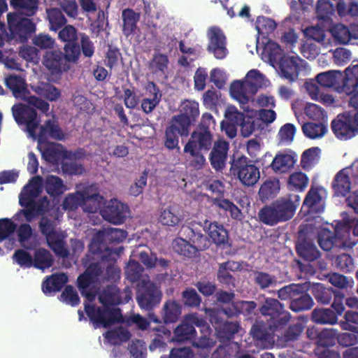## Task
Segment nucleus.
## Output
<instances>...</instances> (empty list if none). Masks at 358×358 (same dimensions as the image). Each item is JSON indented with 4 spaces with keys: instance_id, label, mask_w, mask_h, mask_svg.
Here are the masks:
<instances>
[{
    "instance_id": "nucleus-1",
    "label": "nucleus",
    "mask_w": 358,
    "mask_h": 358,
    "mask_svg": "<svg viewBox=\"0 0 358 358\" xmlns=\"http://www.w3.org/2000/svg\"><path fill=\"white\" fill-rule=\"evenodd\" d=\"M99 301L102 307L90 303H85V312L94 327L108 328L121 322L122 315L119 308L113 306L121 303L120 289L115 286H107L99 296Z\"/></svg>"
},
{
    "instance_id": "nucleus-2",
    "label": "nucleus",
    "mask_w": 358,
    "mask_h": 358,
    "mask_svg": "<svg viewBox=\"0 0 358 358\" xmlns=\"http://www.w3.org/2000/svg\"><path fill=\"white\" fill-rule=\"evenodd\" d=\"M261 222L268 226H275L291 218V196L280 197L269 205L262 208L258 213Z\"/></svg>"
},
{
    "instance_id": "nucleus-3",
    "label": "nucleus",
    "mask_w": 358,
    "mask_h": 358,
    "mask_svg": "<svg viewBox=\"0 0 358 358\" xmlns=\"http://www.w3.org/2000/svg\"><path fill=\"white\" fill-rule=\"evenodd\" d=\"M283 304L273 298H266L259 308L261 315L270 317L267 320L270 330L280 331L287 325L291 320V315L285 312Z\"/></svg>"
},
{
    "instance_id": "nucleus-4",
    "label": "nucleus",
    "mask_w": 358,
    "mask_h": 358,
    "mask_svg": "<svg viewBox=\"0 0 358 358\" xmlns=\"http://www.w3.org/2000/svg\"><path fill=\"white\" fill-rule=\"evenodd\" d=\"M9 38L20 43H25L36 31V24L30 19L15 13L7 14Z\"/></svg>"
},
{
    "instance_id": "nucleus-5",
    "label": "nucleus",
    "mask_w": 358,
    "mask_h": 358,
    "mask_svg": "<svg viewBox=\"0 0 358 358\" xmlns=\"http://www.w3.org/2000/svg\"><path fill=\"white\" fill-rule=\"evenodd\" d=\"M263 53L268 57L270 64L278 68L280 76L291 81V57L284 54L277 43L271 41L264 46Z\"/></svg>"
},
{
    "instance_id": "nucleus-6",
    "label": "nucleus",
    "mask_w": 358,
    "mask_h": 358,
    "mask_svg": "<svg viewBox=\"0 0 358 358\" xmlns=\"http://www.w3.org/2000/svg\"><path fill=\"white\" fill-rule=\"evenodd\" d=\"M230 172L236 176L246 186L254 185L260 178L259 169L248 157L242 155L234 158L231 162Z\"/></svg>"
},
{
    "instance_id": "nucleus-7",
    "label": "nucleus",
    "mask_w": 358,
    "mask_h": 358,
    "mask_svg": "<svg viewBox=\"0 0 358 358\" xmlns=\"http://www.w3.org/2000/svg\"><path fill=\"white\" fill-rule=\"evenodd\" d=\"M195 326L206 328V331H208V329L206 327V322L203 317H199L197 313L188 314L174 329L173 341L178 343L192 341L196 336Z\"/></svg>"
},
{
    "instance_id": "nucleus-8",
    "label": "nucleus",
    "mask_w": 358,
    "mask_h": 358,
    "mask_svg": "<svg viewBox=\"0 0 358 358\" xmlns=\"http://www.w3.org/2000/svg\"><path fill=\"white\" fill-rule=\"evenodd\" d=\"M162 293L159 288L151 281H142L138 285L136 301L141 309L150 311L159 305Z\"/></svg>"
},
{
    "instance_id": "nucleus-9",
    "label": "nucleus",
    "mask_w": 358,
    "mask_h": 358,
    "mask_svg": "<svg viewBox=\"0 0 358 358\" xmlns=\"http://www.w3.org/2000/svg\"><path fill=\"white\" fill-rule=\"evenodd\" d=\"M312 293L317 302L322 304L330 303L334 298L331 308L339 315L345 310V294L341 291H336L331 287H325L322 284L317 283L312 287Z\"/></svg>"
},
{
    "instance_id": "nucleus-10",
    "label": "nucleus",
    "mask_w": 358,
    "mask_h": 358,
    "mask_svg": "<svg viewBox=\"0 0 358 358\" xmlns=\"http://www.w3.org/2000/svg\"><path fill=\"white\" fill-rule=\"evenodd\" d=\"M127 236V232L123 229L108 228L103 231H99L95 236V239L99 243L97 250L101 252L104 249L107 252V255H103L101 256V259L108 262L110 259V256L112 254H118L116 250H113L109 247L104 248V243H119L122 242Z\"/></svg>"
},
{
    "instance_id": "nucleus-11",
    "label": "nucleus",
    "mask_w": 358,
    "mask_h": 358,
    "mask_svg": "<svg viewBox=\"0 0 358 358\" xmlns=\"http://www.w3.org/2000/svg\"><path fill=\"white\" fill-rule=\"evenodd\" d=\"M12 113L15 122L26 125L28 132L34 135L39 124L36 109L24 103H17L12 107Z\"/></svg>"
},
{
    "instance_id": "nucleus-12",
    "label": "nucleus",
    "mask_w": 358,
    "mask_h": 358,
    "mask_svg": "<svg viewBox=\"0 0 358 358\" xmlns=\"http://www.w3.org/2000/svg\"><path fill=\"white\" fill-rule=\"evenodd\" d=\"M331 127L335 136L341 141L349 140L358 133V128L350 115L339 114L331 122Z\"/></svg>"
},
{
    "instance_id": "nucleus-13",
    "label": "nucleus",
    "mask_w": 358,
    "mask_h": 358,
    "mask_svg": "<svg viewBox=\"0 0 358 358\" xmlns=\"http://www.w3.org/2000/svg\"><path fill=\"white\" fill-rule=\"evenodd\" d=\"M208 44L207 50L217 59H223L228 55L227 38L222 30L217 27H212L208 31Z\"/></svg>"
},
{
    "instance_id": "nucleus-14",
    "label": "nucleus",
    "mask_w": 358,
    "mask_h": 358,
    "mask_svg": "<svg viewBox=\"0 0 358 358\" xmlns=\"http://www.w3.org/2000/svg\"><path fill=\"white\" fill-rule=\"evenodd\" d=\"M203 227L200 223L191 222L188 225H183L180 229V232L192 243L196 253L206 250L210 245L209 239L202 233Z\"/></svg>"
},
{
    "instance_id": "nucleus-15",
    "label": "nucleus",
    "mask_w": 358,
    "mask_h": 358,
    "mask_svg": "<svg viewBox=\"0 0 358 358\" xmlns=\"http://www.w3.org/2000/svg\"><path fill=\"white\" fill-rule=\"evenodd\" d=\"M210 321L214 326L217 338L221 342L229 341L234 338V335L240 329L238 322L224 320L220 313H214L210 315Z\"/></svg>"
},
{
    "instance_id": "nucleus-16",
    "label": "nucleus",
    "mask_w": 358,
    "mask_h": 358,
    "mask_svg": "<svg viewBox=\"0 0 358 358\" xmlns=\"http://www.w3.org/2000/svg\"><path fill=\"white\" fill-rule=\"evenodd\" d=\"M309 228L308 224L300 226L299 241L296 244V251L299 256L303 259L313 262L320 257V252L313 243L306 239V235Z\"/></svg>"
},
{
    "instance_id": "nucleus-17",
    "label": "nucleus",
    "mask_w": 358,
    "mask_h": 358,
    "mask_svg": "<svg viewBox=\"0 0 358 358\" xmlns=\"http://www.w3.org/2000/svg\"><path fill=\"white\" fill-rule=\"evenodd\" d=\"M310 288V284L292 283V311L300 312L309 310L313 306L312 297L306 292Z\"/></svg>"
},
{
    "instance_id": "nucleus-18",
    "label": "nucleus",
    "mask_w": 358,
    "mask_h": 358,
    "mask_svg": "<svg viewBox=\"0 0 358 358\" xmlns=\"http://www.w3.org/2000/svg\"><path fill=\"white\" fill-rule=\"evenodd\" d=\"M43 64L52 75L66 72L71 68V65L60 50L47 51L43 56Z\"/></svg>"
},
{
    "instance_id": "nucleus-19",
    "label": "nucleus",
    "mask_w": 358,
    "mask_h": 358,
    "mask_svg": "<svg viewBox=\"0 0 358 358\" xmlns=\"http://www.w3.org/2000/svg\"><path fill=\"white\" fill-rule=\"evenodd\" d=\"M127 210V206L117 199H112L101 209L100 214L105 220L114 224H120L125 221Z\"/></svg>"
},
{
    "instance_id": "nucleus-20",
    "label": "nucleus",
    "mask_w": 358,
    "mask_h": 358,
    "mask_svg": "<svg viewBox=\"0 0 358 358\" xmlns=\"http://www.w3.org/2000/svg\"><path fill=\"white\" fill-rule=\"evenodd\" d=\"M199 115V103L193 101H185L182 103L180 113L172 117L171 120L182 126V129L189 130L191 124Z\"/></svg>"
},
{
    "instance_id": "nucleus-21",
    "label": "nucleus",
    "mask_w": 358,
    "mask_h": 358,
    "mask_svg": "<svg viewBox=\"0 0 358 358\" xmlns=\"http://www.w3.org/2000/svg\"><path fill=\"white\" fill-rule=\"evenodd\" d=\"M358 89V63L352 64L342 72V79L339 80L338 93L348 96Z\"/></svg>"
},
{
    "instance_id": "nucleus-22",
    "label": "nucleus",
    "mask_w": 358,
    "mask_h": 358,
    "mask_svg": "<svg viewBox=\"0 0 358 358\" xmlns=\"http://www.w3.org/2000/svg\"><path fill=\"white\" fill-rule=\"evenodd\" d=\"M229 148V143L224 139H218L214 143L209 157L213 169L221 171L225 167Z\"/></svg>"
},
{
    "instance_id": "nucleus-23",
    "label": "nucleus",
    "mask_w": 358,
    "mask_h": 358,
    "mask_svg": "<svg viewBox=\"0 0 358 358\" xmlns=\"http://www.w3.org/2000/svg\"><path fill=\"white\" fill-rule=\"evenodd\" d=\"M189 129L184 128L174 120H171L169 125L166 128L164 145L169 150L176 149L180 152L179 136H187Z\"/></svg>"
},
{
    "instance_id": "nucleus-24",
    "label": "nucleus",
    "mask_w": 358,
    "mask_h": 358,
    "mask_svg": "<svg viewBox=\"0 0 358 358\" xmlns=\"http://www.w3.org/2000/svg\"><path fill=\"white\" fill-rule=\"evenodd\" d=\"M203 229L206 231L212 241L217 245H226L229 241L228 231L223 224L217 222H209L206 220Z\"/></svg>"
},
{
    "instance_id": "nucleus-25",
    "label": "nucleus",
    "mask_w": 358,
    "mask_h": 358,
    "mask_svg": "<svg viewBox=\"0 0 358 358\" xmlns=\"http://www.w3.org/2000/svg\"><path fill=\"white\" fill-rule=\"evenodd\" d=\"M331 187L336 196L344 197L350 193L351 180L347 169H343L336 174Z\"/></svg>"
},
{
    "instance_id": "nucleus-26",
    "label": "nucleus",
    "mask_w": 358,
    "mask_h": 358,
    "mask_svg": "<svg viewBox=\"0 0 358 358\" xmlns=\"http://www.w3.org/2000/svg\"><path fill=\"white\" fill-rule=\"evenodd\" d=\"M33 195L34 193L31 191L29 193H25L20 197L19 203L20 206L25 207L24 209L21 210V212L27 222H31L43 211L42 205L38 204L31 198Z\"/></svg>"
},
{
    "instance_id": "nucleus-27",
    "label": "nucleus",
    "mask_w": 358,
    "mask_h": 358,
    "mask_svg": "<svg viewBox=\"0 0 358 358\" xmlns=\"http://www.w3.org/2000/svg\"><path fill=\"white\" fill-rule=\"evenodd\" d=\"M245 81L250 96L255 95L259 89L266 87L269 84V80L257 69L249 71Z\"/></svg>"
},
{
    "instance_id": "nucleus-28",
    "label": "nucleus",
    "mask_w": 358,
    "mask_h": 358,
    "mask_svg": "<svg viewBox=\"0 0 358 358\" xmlns=\"http://www.w3.org/2000/svg\"><path fill=\"white\" fill-rule=\"evenodd\" d=\"M66 134L61 129L58 123L52 120H48L44 124L41 126L38 133L40 140L50 137L56 141H64Z\"/></svg>"
},
{
    "instance_id": "nucleus-29",
    "label": "nucleus",
    "mask_w": 358,
    "mask_h": 358,
    "mask_svg": "<svg viewBox=\"0 0 358 358\" xmlns=\"http://www.w3.org/2000/svg\"><path fill=\"white\" fill-rule=\"evenodd\" d=\"M182 313L181 305L175 300H168L163 306L162 318L166 324L176 322Z\"/></svg>"
},
{
    "instance_id": "nucleus-30",
    "label": "nucleus",
    "mask_w": 358,
    "mask_h": 358,
    "mask_svg": "<svg viewBox=\"0 0 358 358\" xmlns=\"http://www.w3.org/2000/svg\"><path fill=\"white\" fill-rule=\"evenodd\" d=\"M122 18L123 21V34L126 37L133 35L137 29V22L140 20V14L131 8H126L122 10Z\"/></svg>"
},
{
    "instance_id": "nucleus-31",
    "label": "nucleus",
    "mask_w": 358,
    "mask_h": 358,
    "mask_svg": "<svg viewBox=\"0 0 358 358\" xmlns=\"http://www.w3.org/2000/svg\"><path fill=\"white\" fill-rule=\"evenodd\" d=\"M68 276L64 273H55L48 277L42 284L43 292L47 294L59 292L68 282Z\"/></svg>"
},
{
    "instance_id": "nucleus-32",
    "label": "nucleus",
    "mask_w": 358,
    "mask_h": 358,
    "mask_svg": "<svg viewBox=\"0 0 358 358\" xmlns=\"http://www.w3.org/2000/svg\"><path fill=\"white\" fill-rule=\"evenodd\" d=\"M341 79H342V72L338 70L322 72L316 76V81L321 87L333 88L337 92Z\"/></svg>"
},
{
    "instance_id": "nucleus-33",
    "label": "nucleus",
    "mask_w": 358,
    "mask_h": 358,
    "mask_svg": "<svg viewBox=\"0 0 358 358\" xmlns=\"http://www.w3.org/2000/svg\"><path fill=\"white\" fill-rule=\"evenodd\" d=\"M183 219V215L176 206H169L163 209L159 218L163 225L169 227L178 226Z\"/></svg>"
},
{
    "instance_id": "nucleus-34",
    "label": "nucleus",
    "mask_w": 358,
    "mask_h": 358,
    "mask_svg": "<svg viewBox=\"0 0 358 358\" xmlns=\"http://www.w3.org/2000/svg\"><path fill=\"white\" fill-rule=\"evenodd\" d=\"M280 191V182L276 178L266 180L261 185L258 195L259 200L266 202L275 198Z\"/></svg>"
},
{
    "instance_id": "nucleus-35",
    "label": "nucleus",
    "mask_w": 358,
    "mask_h": 358,
    "mask_svg": "<svg viewBox=\"0 0 358 358\" xmlns=\"http://www.w3.org/2000/svg\"><path fill=\"white\" fill-rule=\"evenodd\" d=\"M336 311L331 308H315L312 312L311 317L313 322L320 324H335L338 322Z\"/></svg>"
},
{
    "instance_id": "nucleus-36",
    "label": "nucleus",
    "mask_w": 358,
    "mask_h": 358,
    "mask_svg": "<svg viewBox=\"0 0 358 358\" xmlns=\"http://www.w3.org/2000/svg\"><path fill=\"white\" fill-rule=\"evenodd\" d=\"M199 149L204 151H208L212 146L213 135L211 131L196 129L191 135L190 139L188 141Z\"/></svg>"
},
{
    "instance_id": "nucleus-37",
    "label": "nucleus",
    "mask_w": 358,
    "mask_h": 358,
    "mask_svg": "<svg viewBox=\"0 0 358 358\" xmlns=\"http://www.w3.org/2000/svg\"><path fill=\"white\" fill-rule=\"evenodd\" d=\"M278 331H271L268 328V322H256L251 328L250 334L253 338L264 343H271L273 341L274 334Z\"/></svg>"
},
{
    "instance_id": "nucleus-38",
    "label": "nucleus",
    "mask_w": 358,
    "mask_h": 358,
    "mask_svg": "<svg viewBox=\"0 0 358 358\" xmlns=\"http://www.w3.org/2000/svg\"><path fill=\"white\" fill-rule=\"evenodd\" d=\"M95 279L85 271L80 274L77 279L78 287L87 301L92 302L95 300L96 292L90 288L91 285L95 282Z\"/></svg>"
},
{
    "instance_id": "nucleus-39",
    "label": "nucleus",
    "mask_w": 358,
    "mask_h": 358,
    "mask_svg": "<svg viewBox=\"0 0 358 358\" xmlns=\"http://www.w3.org/2000/svg\"><path fill=\"white\" fill-rule=\"evenodd\" d=\"M10 6L16 10V14L21 16H32L38 10L37 0H10Z\"/></svg>"
},
{
    "instance_id": "nucleus-40",
    "label": "nucleus",
    "mask_w": 358,
    "mask_h": 358,
    "mask_svg": "<svg viewBox=\"0 0 358 358\" xmlns=\"http://www.w3.org/2000/svg\"><path fill=\"white\" fill-rule=\"evenodd\" d=\"M83 209L85 212L94 213L102 209L103 197L99 193L90 194L87 189H85L83 190Z\"/></svg>"
},
{
    "instance_id": "nucleus-41",
    "label": "nucleus",
    "mask_w": 358,
    "mask_h": 358,
    "mask_svg": "<svg viewBox=\"0 0 358 358\" xmlns=\"http://www.w3.org/2000/svg\"><path fill=\"white\" fill-rule=\"evenodd\" d=\"M202 150L193 145L192 142H187L183 149L184 153L189 155L191 166L196 169H201L205 164L206 159L201 152Z\"/></svg>"
},
{
    "instance_id": "nucleus-42",
    "label": "nucleus",
    "mask_w": 358,
    "mask_h": 358,
    "mask_svg": "<svg viewBox=\"0 0 358 358\" xmlns=\"http://www.w3.org/2000/svg\"><path fill=\"white\" fill-rule=\"evenodd\" d=\"M291 155L278 152L273 159L269 166L275 173H285L291 168Z\"/></svg>"
},
{
    "instance_id": "nucleus-43",
    "label": "nucleus",
    "mask_w": 358,
    "mask_h": 358,
    "mask_svg": "<svg viewBox=\"0 0 358 358\" xmlns=\"http://www.w3.org/2000/svg\"><path fill=\"white\" fill-rule=\"evenodd\" d=\"M53 257L46 249L39 248L34 252L33 266L38 269L45 270L52 266Z\"/></svg>"
},
{
    "instance_id": "nucleus-44",
    "label": "nucleus",
    "mask_w": 358,
    "mask_h": 358,
    "mask_svg": "<svg viewBox=\"0 0 358 358\" xmlns=\"http://www.w3.org/2000/svg\"><path fill=\"white\" fill-rule=\"evenodd\" d=\"M5 84L15 98L21 97L27 91L24 79L20 76L10 75L6 78Z\"/></svg>"
},
{
    "instance_id": "nucleus-45",
    "label": "nucleus",
    "mask_w": 358,
    "mask_h": 358,
    "mask_svg": "<svg viewBox=\"0 0 358 358\" xmlns=\"http://www.w3.org/2000/svg\"><path fill=\"white\" fill-rule=\"evenodd\" d=\"M105 338L110 344L116 345L128 341L131 338V334L127 329L118 327L108 331L105 334Z\"/></svg>"
},
{
    "instance_id": "nucleus-46",
    "label": "nucleus",
    "mask_w": 358,
    "mask_h": 358,
    "mask_svg": "<svg viewBox=\"0 0 358 358\" xmlns=\"http://www.w3.org/2000/svg\"><path fill=\"white\" fill-rule=\"evenodd\" d=\"M245 81L235 80L230 86L231 95L242 103L249 101L250 94Z\"/></svg>"
},
{
    "instance_id": "nucleus-47",
    "label": "nucleus",
    "mask_w": 358,
    "mask_h": 358,
    "mask_svg": "<svg viewBox=\"0 0 358 358\" xmlns=\"http://www.w3.org/2000/svg\"><path fill=\"white\" fill-rule=\"evenodd\" d=\"M302 130L306 136L315 139L323 136L327 129L323 122H318L305 123L302 126Z\"/></svg>"
},
{
    "instance_id": "nucleus-48",
    "label": "nucleus",
    "mask_w": 358,
    "mask_h": 358,
    "mask_svg": "<svg viewBox=\"0 0 358 358\" xmlns=\"http://www.w3.org/2000/svg\"><path fill=\"white\" fill-rule=\"evenodd\" d=\"M214 204L219 208L228 212L234 220H241L243 217L239 208L229 199L224 198L215 199Z\"/></svg>"
},
{
    "instance_id": "nucleus-49",
    "label": "nucleus",
    "mask_w": 358,
    "mask_h": 358,
    "mask_svg": "<svg viewBox=\"0 0 358 358\" xmlns=\"http://www.w3.org/2000/svg\"><path fill=\"white\" fill-rule=\"evenodd\" d=\"M35 92L50 101H56L61 96V91L50 83H42L36 87Z\"/></svg>"
},
{
    "instance_id": "nucleus-50",
    "label": "nucleus",
    "mask_w": 358,
    "mask_h": 358,
    "mask_svg": "<svg viewBox=\"0 0 358 358\" xmlns=\"http://www.w3.org/2000/svg\"><path fill=\"white\" fill-rule=\"evenodd\" d=\"M317 242L320 248L325 250H331L336 241V237L333 231L327 228H322L317 232Z\"/></svg>"
},
{
    "instance_id": "nucleus-51",
    "label": "nucleus",
    "mask_w": 358,
    "mask_h": 358,
    "mask_svg": "<svg viewBox=\"0 0 358 358\" xmlns=\"http://www.w3.org/2000/svg\"><path fill=\"white\" fill-rule=\"evenodd\" d=\"M320 151L318 147H313L306 150L301 157L300 164L302 169L306 171L310 170L318 160Z\"/></svg>"
},
{
    "instance_id": "nucleus-52",
    "label": "nucleus",
    "mask_w": 358,
    "mask_h": 358,
    "mask_svg": "<svg viewBox=\"0 0 358 358\" xmlns=\"http://www.w3.org/2000/svg\"><path fill=\"white\" fill-rule=\"evenodd\" d=\"M152 331L155 332V337L151 341L149 345L150 350L155 351L157 349L164 348L166 343L164 341V336L169 337L171 335V331L164 326L155 327Z\"/></svg>"
},
{
    "instance_id": "nucleus-53",
    "label": "nucleus",
    "mask_w": 358,
    "mask_h": 358,
    "mask_svg": "<svg viewBox=\"0 0 358 358\" xmlns=\"http://www.w3.org/2000/svg\"><path fill=\"white\" fill-rule=\"evenodd\" d=\"M255 27L259 35L266 37L275 29L276 23L269 17L259 16L255 22Z\"/></svg>"
},
{
    "instance_id": "nucleus-54",
    "label": "nucleus",
    "mask_w": 358,
    "mask_h": 358,
    "mask_svg": "<svg viewBox=\"0 0 358 358\" xmlns=\"http://www.w3.org/2000/svg\"><path fill=\"white\" fill-rule=\"evenodd\" d=\"M173 248L176 252L187 257H192L196 254L190 241L183 238H176L173 242Z\"/></svg>"
},
{
    "instance_id": "nucleus-55",
    "label": "nucleus",
    "mask_w": 358,
    "mask_h": 358,
    "mask_svg": "<svg viewBox=\"0 0 358 358\" xmlns=\"http://www.w3.org/2000/svg\"><path fill=\"white\" fill-rule=\"evenodd\" d=\"M47 243L57 256L62 258H67L69 256L66 243L59 234L47 240Z\"/></svg>"
},
{
    "instance_id": "nucleus-56",
    "label": "nucleus",
    "mask_w": 358,
    "mask_h": 358,
    "mask_svg": "<svg viewBox=\"0 0 358 358\" xmlns=\"http://www.w3.org/2000/svg\"><path fill=\"white\" fill-rule=\"evenodd\" d=\"M336 0H318L316 5V13L320 20H325L335 12Z\"/></svg>"
},
{
    "instance_id": "nucleus-57",
    "label": "nucleus",
    "mask_w": 358,
    "mask_h": 358,
    "mask_svg": "<svg viewBox=\"0 0 358 358\" xmlns=\"http://www.w3.org/2000/svg\"><path fill=\"white\" fill-rule=\"evenodd\" d=\"M45 189L49 195L59 196L63 193V180L58 176H50L46 179Z\"/></svg>"
},
{
    "instance_id": "nucleus-58",
    "label": "nucleus",
    "mask_w": 358,
    "mask_h": 358,
    "mask_svg": "<svg viewBox=\"0 0 358 358\" xmlns=\"http://www.w3.org/2000/svg\"><path fill=\"white\" fill-rule=\"evenodd\" d=\"M84 200L83 191H78L75 193L68 194L62 202V207L64 210H76L79 206L83 208Z\"/></svg>"
},
{
    "instance_id": "nucleus-59",
    "label": "nucleus",
    "mask_w": 358,
    "mask_h": 358,
    "mask_svg": "<svg viewBox=\"0 0 358 358\" xmlns=\"http://www.w3.org/2000/svg\"><path fill=\"white\" fill-rule=\"evenodd\" d=\"M169 62L167 55L155 52L150 62V68L154 73L164 74L168 69Z\"/></svg>"
},
{
    "instance_id": "nucleus-60",
    "label": "nucleus",
    "mask_w": 358,
    "mask_h": 358,
    "mask_svg": "<svg viewBox=\"0 0 358 358\" xmlns=\"http://www.w3.org/2000/svg\"><path fill=\"white\" fill-rule=\"evenodd\" d=\"M47 13L51 30L57 31L66 23V19L60 9L51 8Z\"/></svg>"
},
{
    "instance_id": "nucleus-61",
    "label": "nucleus",
    "mask_w": 358,
    "mask_h": 358,
    "mask_svg": "<svg viewBox=\"0 0 358 358\" xmlns=\"http://www.w3.org/2000/svg\"><path fill=\"white\" fill-rule=\"evenodd\" d=\"M63 50L64 56L70 65L78 62L80 57V47L78 41L65 43Z\"/></svg>"
},
{
    "instance_id": "nucleus-62",
    "label": "nucleus",
    "mask_w": 358,
    "mask_h": 358,
    "mask_svg": "<svg viewBox=\"0 0 358 358\" xmlns=\"http://www.w3.org/2000/svg\"><path fill=\"white\" fill-rule=\"evenodd\" d=\"M338 335V331L335 329H324L320 331L317 343L318 345L324 348L333 345L335 338Z\"/></svg>"
},
{
    "instance_id": "nucleus-63",
    "label": "nucleus",
    "mask_w": 358,
    "mask_h": 358,
    "mask_svg": "<svg viewBox=\"0 0 358 358\" xmlns=\"http://www.w3.org/2000/svg\"><path fill=\"white\" fill-rule=\"evenodd\" d=\"M182 299L185 306L196 308L201 303V298L197 292L191 287L186 288L182 292Z\"/></svg>"
},
{
    "instance_id": "nucleus-64",
    "label": "nucleus",
    "mask_w": 358,
    "mask_h": 358,
    "mask_svg": "<svg viewBox=\"0 0 358 358\" xmlns=\"http://www.w3.org/2000/svg\"><path fill=\"white\" fill-rule=\"evenodd\" d=\"M331 34L341 44H348L350 41L349 28L343 24H337L331 29Z\"/></svg>"
}]
</instances>
